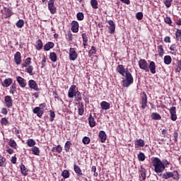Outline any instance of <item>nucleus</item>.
I'll return each instance as SVG.
<instances>
[{"instance_id": "obj_1", "label": "nucleus", "mask_w": 181, "mask_h": 181, "mask_svg": "<svg viewBox=\"0 0 181 181\" xmlns=\"http://www.w3.org/2000/svg\"><path fill=\"white\" fill-rule=\"evenodd\" d=\"M152 164L153 166L154 167V170L156 174L158 175V176H162V173L163 170H165V165L162 161H160V159L158 158H154L152 160Z\"/></svg>"}, {"instance_id": "obj_2", "label": "nucleus", "mask_w": 181, "mask_h": 181, "mask_svg": "<svg viewBox=\"0 0 181 181\" xmlns=\"http://www.w3.org/2000/svg\"><path fill=\"white\" fill-rule=\"evenodd\" d=\"M122 83L124 87H129L134 83V77H132V74L129 73V71L127 70Z\"/></svg>"}, {"instance_id": "obj_3", "label": "nucleus", "mask_w": 181, "mask_h": 181, "mask_svg": "<svg viewBox=\"0 0 181 181\" xmlns=\"http://www.w3.org/2000/svg\"><path fill=\"white\" fill-rule=\"evenodd\" d=\"M139 66L142 70H146L147 71H149V66L148 65V62H146V60L141 59L139 61Z\"/></svg>"}, {"instance_id": "obj_4", "label": "nucleus", "mask_w": 181, "mask_h": 181, "mask_svg": "<svg viewBox=\"0 0 181 181\" xmlns=\"http://www.w3.org/2000/svg\"><path fill=\"white\" fill-rule=\"evenodd\" d=\"M78 54H77V52H76V49L74 48H70L69 49V60H72L74 62L76 59H77Z\"/></svg>"}, {"instance_id": "obj_5", "label": "nucleus", "mask_w": 181, "mask_h": 181, "mask_svg": "<svg viewBox=\"0 0 181 181\" xmlns=\"http://www.w3.org/2000/svg\"><path fill=\"white\" fill-rule=\"evenodd\" d=\"M48 9L52 15H54V13H56V6H54V0L49 1Z\"/></svg>"}, {"instance_id": "obj_6", "label": "nucleus", "mask_w": 181, "mask_h": 181, "mask_svg": "<svg viewBox=\"0 0 181 181\" xmlns=\"http://www.w3.org/2000/svg\"><path fill=\"white\" fill-rule=\"evenodd\" d=\"M42 107H45V104L40 105V107H35L33 109L34 114H37V117H42L43 115V110H42Z\"/></svg>"}, {"instance_id": "obj_7", "label": "nucleus", "mask_w": 181, "mask_h": 181, "mask_svg": "<svg viewBox=\"0 0 181 181\" xmlns=\"http://www.w3.org/2000/svg\"><path fill=\"white\" fill-rule=\"evenodd\" d=\"M170 114L172 121H176V119H177V115H176V107L173 106L170 107Z\"/></svg>"}, {"instance_id": "obj_8", "label": "nucleus", "mask_w": 181, "mask_h": 181, "mask_svg": "<svg viewBox=\"0 0 181 181\" xmlns=\"http://www.w3.org/2000/svg\"><path fill=\"white\" fill-rule=\"evenodd\" d=\"M116 70L117 73H119L121 76H122V77H124L125 74L127 73V70H128V69H125V68H124V65L119 64L117 66Z\"/></svg>"}, {"instance_id": "obj_9", "label": "nucleus", "mask_w": 181, "mask_h": 181, "mask_svg": "<svg viewBox=\"0 0 181 181\" xmlns=\"http://www.w3.org/2000/svg\"><path fill=\"white\" fill-rule=\"evenodd\" d=\"M148 104V97L146 96V93H143L141 95V108L145 110L146 108V105Z\"/></svg>"}, {"instance_id": "obj_10", "label": "nucleus", "mask_w": 181, "mask_h": 181, "mask_svg": "<svg viewBox=\"0 0 181 181\" xmlns=\"http://www.w3.org/2000/svg\"><path fill=\"white\" fill-rule=\"evenodd\" d=\"M4 101H5L6 106L7 107V108L12 107L13 102L12 101V98L10 95L5 96Z\"/></svg>"}, {"instance_id": "obj_11", "label": "nucleus", "mask_w": 181, "mask_h": 181, "mask_svg": "<svg viewBox=\"0 0 181 181\" xmlns=\"http://www.w3.org/2000/svg\"><path fill=\"white\" fill-rule=\"evenodd\" d=\"M107 23L110 25L109 33L110 34L114 33L115 32V23H114V21L112 20H109Z\"/></svg>"}, {"instance_id": "obj_12", "label": "nucleus", "mask_w": 181, "mask_h": 181, "mask_svg": "<svg viewBox=\"0 0 181 181\" xmlns=\"http://www.w3.org/2000/svg\"><path fill=\"white\" fill-rule=\"evenodd\" d=\"M28 86L30 88H33L35 90V91H39V88H37V83L34 80H30L28 82Z\"/></svg>"}, {"instance_id": "obj_13", "label": "nucleus", "mask_w": 181, "mask_h": 181, "mask_svg": "<svg viewBox=\"0 0 181 181\" xmlns=\"http://www.w3.org/2000/svg\"><path fill=\"white\" fill-rule=\"evenodd\" d=\"M71 30L74 33H77L78 32V23L76 21L71 23Z\"/></svg>"}, {"instance_id": "obj_14", "label": "nucleus", "mask_w": 181, "mask_h": 181, "mask_svg": "<svg viewBox=\"0 0 181 181\" xmlns=\"http://www.w3.org/2000/svg\"><path fill=\"white\" fill-rule=\"evenodd\" d=\"M16 80L21 87H26V80H25L21 76H17Z\"/></svg>"}, {"instance_id": "obj_15", "label": "nucleus", "mask_w": 181, "mask_h": 181, "mask_svg": "<svg viewBox=\"0 0 181 181\" xmlns=\"http://www.w3.org/2000/svg\"><path fill=\"white\" fill-rule=\"evenodd\" d=\"M14 60L15 63L16 64H21V62H22V58L21 57V52H17L14 55Z\"/></svg>"}, {"instance_id": "obj_16", "label": "nucleus", "mask_w": 181, "mask_h": 181, "mask_svg": "<svg viewBox=\"0 0 181 181\" xmlns=\"http://www.w3.org/2000/svg\"><path fill=\"white\" fill-rule=\"evenodd\" d=\"M99 138H100L102 144H104V142H105V141H107V134H105V132L100 131L99 132Z\"/></svg>"}, {"instance_id": "obj_17", "label": "nucleus", "mask_w": 181, "mask_h": 181, "mask_svg": "<svg viewBox=\"0 0 181 181\" xmlns=\"http://www.w3.org/2000/svg\"><path fill=\"white\" fill-rule=\"evenodd\" d=\"M75 90H76V85H72L69 88V93H68V97H69V98H73V97H74Z\"/></svg>"}, {"instance_id": "obj_18", "label": "nucleus", "mask_w": 181, "mask_h": 181, "mask_svg": "<svg viewBox=\"0 0 181 181\" xmlns=\"http://www.w3.org/2000/svg\"><path fill=\"white\" fill-rule=\"evenodd\" d=\"M148 69H149L151 73H152V74H155V73H156V65L155 64V63L153 62H150Z\"/></svg>"}, {"instance_id": "obj_19", "label": "nucleus", "mask_w": 181, "mask_h": 181, "mask_svg": "<svg viewBox=\"0 0 181 181\" xmlns=\"http://www.w3.org/2000/svg\"><path fill=\"white\" fill-rule=\"evenodd\" d=\"M145 146V141L142 139H138L135 141V148H142Z\"/></svg>"}, {"instance_id": "obj_20", "label": "nucleus", "mask_w": 181, "mask_h": 181, "mask_svg": "<svg viewBox=\"0 0 181 181\" xmlns=\"http://www.w3.org/2000/svg\"><path fill=\"white\" fill-rule=\"evenodd\" d=\"M53 47H54V43L49 42L44 46V50H45V52H49V50H50V49H53Z\"/></svg>"}, {"instance_id": "obj_21", "label": "nucleus", "mask_w": 181, "mask_h": 181, "mask_svg": "<svg viewBox=\"0 0 181 181\" xmlns=\"http://www.w3.org/2000/svg\"><path fill=\"white\" fill-rule=\"evenodd\" d=\"M74 169L75 173H76L78 176H83V172L81 171V168H80L78 165H74Z\"/></svg>"}, {"instance_id": "obj_22", "label": "nucleus", "mask_w": 181, "mask_h": 181, "mask_svg": "<svg viewBox=\"0 0 181 181\" xmlns=\"http://www.w3.org/2000/svg\"><path fill=\"white\" fill-rule=\"evenodd\" d=\"M88 122L91 128L94 127V126L95 125V120L94 119V117H93V115H91V113L88 117Z\"/></svg>"}, {"instance_id": "obj_23", "label": "nucleus", "mask_w": 181, "mask_h": 181, "mask_svg": "<svg viewBox=\"0 0 181 181\" xmlns=\"http://www.w3.org/2000/svg\"><path fill=\"white\" fill-rule=\"evenodd\" d=\"M110 103H107V102H105V101H103L101 103H100V107L102 108V110H110Z\"/></svg>"}, {"instance_id": "obj_24", "label": "nucleus", "mask_w": 181, "mask_h": 181, "mask_svg": "<svg viewBox=\"0 0 181 181\" xmlns=\"http://www.w3.org/2000/svg\"><path fill=\"white\" fill-rule=\"evenodd\" d=\"M161 176L163 179L168 180L170 179V177H173V174H172L171 172H165L163 175L161 174Z\"/></svg>"}, {"instance_id": "obj_25", "label": "nucleus", "mask_w": 181, "mask_h": 181, "mask_svg": "<svg viewBox=\"0 0 181 181\" xmlns=\"http://www.w3.org/2000/svg\"><path fill=\"white\" fill-rule=\"evenodd\" d=\"M36 49L37 50H42L43 47V42H42V40H38L36 42Z\"/></svg>"}, {"instance_id": "obj_26", "label": "nucleus", "mask_w": 181, "mask_h": 181, "mask_svg": "<svg viewBox=\"0 0 181 181\" xmlns=\"http://www.w3.org/2000/svg\"><path fill=\"white\" fill-rule=\"evenodd\" d=\"M49 59L51 62H53L54 63L57 62V55L54 52H51L49 54Z\"/></svg>"}, {"instance_id": "obj_27", "label": "nucleus", "mask_w": 181, "mask_h": 181, "mask_svg": "<svg viewBox=\"0 0 181 181\" xmlns=\"http://www.w3.org/2000/svg\"><path fill=\"white\" fill-rule=\"evenodd\" d=\"M62 151H63V149L60 145H58L57 147H53L52 148V152H57L58 153H62Z\"/></svg>"}, {"instance_id": "obj_28", "label": "nucleus", "mask_w": 181, "mask_h": 181, "mask_svg": "<svg viewBox=\"0 0 181 181\" xmlns=\"http://www.w3.org/2000/svg\"><path fill=\"white\" fill-rule=\"evenodd\" d=\"M12 84L11 78H6L3 83L4 87H9Z\"/></svg>"}, {"instance_id": "obj_29", "label": "nucleus", "mask_w": 181, "mask_h": 181, "mask_svg": "<svg viewBox=\"0 0 181 181\" xmlns=\"http://www.w3.org/2000/svg\"><path fill=\"white\" fill-rule=\"evenodd\" d=\"M4 11L6 18H11L12 16V11L9 8H4Z\"/></svg>"}, {"instance_id": "obj_30", "label": "nucleus", "mask_w": 181, "mask_h": 181, "mask_svg": "<svg viewBox=\"0 0 181 181\" xmlns=\"http://www.w3.org/2000/svg\"><path fill=\"white\" fill-rule=\"evenodd\" d=\"M164 63L165 64H170L172 63V57L169 55H166L164 57Z\"/></svg>"}, {"instance_id": "obj_31", "label": "nucleus", "mask_w": 181, "mask_h": 181, "mask_svg": "<svg viewBox=\"0 0 181 181\" xmlns=\"http://www.w3.org/2000/svg\"><path fill=\"white\" fill-rule=\"evenodd\" d=\"M90 5L93 9L98 8V1L97 0H90Z\"/></svg>"}, {"instance_id": "obj_32", "label": "nucleus", "mask_w": 181, "mask_h": 181, "mask_svg": "<svg viewBox=\"0 0 181 181\" xmlns=\"http://www.w3.org/2000/svg\"><path fill=\"white\" fill-rule=\"evenodd\" d=\"M31 60L32 59H30V57L27 58L25 62L22 64V69H23V67H28V66L30 64Z\"/></svg>"}, {"instance_id": "obj_33", "label": "nucleus", "mask_w": 181, "mask_h": 181, "mask_svg": "<svg viewBox=\"0 0 181 181\" xmlns=\"http://www.w3.org/2000/svg\"><path fill=\"white\" fill-rule=\"evenodd\" d=\"M74 97H76V101H81V100H82L81 93L78 90L75 92Z\"/></svg>"}, {"instance_id": "obj_34", "label": "nucleus", "mask_w": 181, "mask_h": 181, "mask_svg": "<svg viewBox=\"0 0 181 181\" xmlns=\"http://www.w3.org/2000/svg\"><path fill=\"white\" fill-rule=\"evenodd\" d=\"M27 144L28 145V146L30 147H34L35 145H36V141H35V140L32 139H29L27 141Z\"/></svg>"}, {"instance_id": "obj_35", "label": "nucleus", "mask_w": 181, "mask_h": 181, "mask_svg": "<svg viewBox=\"0 0 181 181\" xmlns=\"http://www.w3.org/2000/svg\"><path fill=\"white\" fill-rule=\"evenodd\" d=\"M62 176L64 177V179H68V177H70V173L67 170H64L62 173Z\"/></svg>"}, {"instance_id": "obj_36", "label": "nucleus", "mask_w": 181, "mask_h": 181, "mask_svg": "<svg viewBox=\"0 0 181 181\" xmlns=\"http://www.w3.org/2000/svg\"><path fill=\"white\" fill-rule=\"evenodd\" d=\"M32 152L34 155L39 156V153H40V150H39V148L34 146L31 148Z\"/></svg>"}, {"instance_id": "obj_37", "label": "nucleus", "mask_w": 181, "mask_h": 181, "mask_svg": "<svg viewBox=\"0 0 181 181\" xmlns=\"http://www.w3.org/2000/svg\"><path fill=\"white\" fill-rule=\"evenodd\" d=\"M173 174V177L174 179V180H179V179H180V177L179 175V173L177 171H173V173H172Z\"/></svg>"}, {"instance_id": "obj_38", "label": "nucleus", "mask_w": 181, "mask_h": 181, "mask_svg": "<svg viewBox=\"0 0 181 181\" xmlns=\"http://www.w3.org/2000/svg\"><path fill=\"white\" fill-rule=\"evenodd\" d=\"M175 36L177 40L181 42V30L177 29V31L175 33Z\"/></svg>"}, {"instance_id": "obj_39", "label": "nucleus", "mask_w": 181, "mask_h": 181, "mask_svg": "<svg viewBox=\"0 0 181 181\" xmlns=\"http://www.w3.org/2000/svg\"><path fill=\"white\" fill-rule=\"evenodd\" d=\"M26 71L27 73H28V74H30V76H33V66L32 65H29L27 68H26Z\"/></svg>"}, {"instance_id": "obj_40", "label": "nucleus", "mask_w": 181, "mask_h": 181, "mask_svg": "<svg viewBox=\"0 0 181 181\" xmlns=\"http://www.w3.org/2000/svg\"><path fill=\"white\" fill-rule=\"evenodd\" d=\"M17 28H23V25H25V22L23 21V20L21 19L18 21H17V23H16Z\"/></svg>"}, {"instance_id": "obj_41", "label": "nucleus", "mask_w": 181, "mask_h": 181, "mask_svg": "<svg viewBox=\"0 0 181 181\" xmlns=\"http://www.w3.org/2000/svg\"><path fill=\"white\" fill-rule=\"evenodd\" d=\"M71 146V142H70L69 141H67L64 146V149H65L66 152H69V151H70Z\"/></svg>"}, {"instance_id": "obj_42", "label": "nucleus", "mask_w": 181, "mask_h": 181, "mask_svg": "<svg viewBox=\"0 0 181 181\" xmlns=\"http://www.w3.org/2000/svg\"><path fill=\"white\" fill-rule=\"evenodd\" d=\"M158 52L159 53V56L160 57H162V56H163V53H164V52H163V47L162 45H158Z\"/></svg>"}, {"instance_id": "obj_43", "label": "nucleus", "mask_w": 181, "mask_h": 181, "mask_svg": "<svg viewBox=\"0 0 181 181\" xmlns=\"http://www.w3.org/2000/svg\"><path fill=\"white\" fill-rule=\"evenodd\" d=\"M138 159L140 162H144L145 160V154L144 153H139L138 154Z\"/></svg>"}, {"instance_id": "obj_44", "label": "nucleus", "mask_w": 181, "mask_h": 181, "mask_svg": "<svg viewBox=\"0 0 181 181\" xmlns=\"http://www.w3.org/2000/svg\"><path fill=\"white\" fill-rule=\"evenodd\" d=\"M151 118H153V119H160L162 117H160L159 114L154 112L152 113Z\"/></svg>"}, {"instance_id": "obj_45", "label": "nucleus", "mask_w": 181, "mask_h": 181, "mask_svg": "<svg viewBox=\"0 0 181 181\" xmlns=\"http://www.w3.org/2000/svg\"><path fill=\"white\" fill-rule=\"evenodd\" d=\"M6 162V158H5L4 157L1 156L0 157V166L1 168H4V166H5V163Z\"/></svg>"}, {"instance_id": "obj_46", "label": "nucleus", "mask_w": 181, "mask_h": 181, "mask_svg": "<svg viewBox=\"0 0 181 181\" xmlns=\"http://www.w3.org/2000/svg\"><path fill=\"white\" fill-rule=\"evenodd\" d=\"M90 139L87 136H84L82 139V142L84 145H88V144H90Z\"/></svg>"}, {"instance_id": "obj_47", "label": "nucleus", "mask_w": 181, "mask_h": 181, "mask_svg": "<svg viewBox=\"0 0 181 181\" xmlns=\"http://www.w3.org/2000/svg\"><path fill=\"white\" fill-rule=\"evenodd\" d=\"M76 18L78 21H83V19H84V14L81 12H79L77 13Z\"/></svg>"}, {"instance_id": "obj_48", "label": "nucleus", "mask_w": 181, "mask_h": 181, "mask_svg": "<svg viewBox=\"0 0 181 181\" xmlns=\"http://www.w3.org/2000/svg\"><path fill=\"white\" fill-rule=\"evenodd\" d=\"M173 0H165L164 1V4L166 6V8H170V6H172V2Z\"/></svg>"}, {"instance_id": "obj_49", "label": "nucleus", "mask_w": 181, "mask_h": 181, "mask_svg": "<svg viewBox=\"0 0 181 181\" xmlns=\"http://www.w3.org/2000/svg\"><path fill=\"white\" fill-rule=\"evenodd\" d=\"M97 170V168L93 165L92 167V169H91V172L93 173V176H95V177H97V176H98V173L96 172Z\"/></svg>"}, {"instance_id": "obj_50", "label": "nucleus", "mask_w": 181, "mask_h": 181, "mask_svg": "<svg viewBox=\"0 0 181 181\" xmlns=\"http://www.w3.org/2000/svg\"><path fill=\"white\" fill-rule=\"evenodd\" d=\"M136 17L138 21H141L142 20V18H144V14L142 13V12H138L136 15Z\"/></svg>"}, {"instance_id": "obj_51", "label": "nucleus", "mask_w": 181, "mask_h": 181, "mask_svg": "<svg viewBox=\"0 0 181 181\" xmlns=\"http://www.w3.org/2000/svg\"><path fill=\"white\" fill-rule=\"evenodd\" d=\"M50 121L51 122H53V121H54V117H56V114H54V112L50 110Z\"/></svg>"}, {"instance_id": "obj_52", "label": "nucleus", "mask_w": 181, "mask_h": 181, "mask_svg": "<svg viewBox=\"0 0 181 181\" xmlns=\"http://www.w3.org/2000/svg\"><path fill=\"white\" fill-rule=\"evenodd\" d=\"M180 71H181V62L179 61V62H177V68H176V69H175V71H176L177 73H180Z\"/></svg>"}, {"instance_id": "obj_53", "label": "nucleus", "mask_w": 181, "mask_h": 181, "mask_svg": "<svg viewBox=\"0 0 181 181\" xmlns=\"http://www.w3.org/2000/svg\"><path fill=\"white\" fill-rule=\"evenodd\" d=\"M84 114V107L83 106H80L78 107V115H83Z\"/></svg>"}, {"instance_id": "obj_54", "label": "nucleus", "mask_w": 181, "mask_h": 181, "mask_svg": "<svg viewBox=\"0 0 181 181\" xmlns=\"http://www.w3.org/2000/svg\"><path fill=\"white\" fill-rule=\"evenodd\" d=\"M82 39L83 42H85V43H87L88 42V37H87V35H86V33L82 34Z\"/></svg>"}, {"instance_id": "obj_55", "label": "nucleus", "mask_w": 181, "mask_h": 181, "mask_svg": "<svg viewBox=\"0 0 181 181\" xmlns=\"http://www.w3.org/2000/svg\"><path fill=\"white\" fill-rule=\"evenodd\" d=\"M21 173H26V167L25 166V165L21 164Z\"/></svg>"}, {"instance_id": "obj_56", "label": "nucleus", "mask_w": 181, "mask_h": 181, "mask_svg": "<svg viewBox=\"0 0 181 181\" xmlns=\"http://www.w3.org/2000/svg\"><path fill=\"white\" fill-rule=\"evenodd\" d=\"M165 23H168V25H170V23H172V20L170 19V17H166L165 19H164Z\"/></svg>"}, {"instance_id": "obj_57", "label": "nucleus", "mask_w": 181, "mask_h": 181, "mask_svg": "<svg viewBox=\"0 0 181 181\" xmlns=\"http://www.w3.org/2000/svg\"><path fill=\"white\" fill-rule=\"evenodd\" d=\"M89 54H95V47L93 46L89 51Z\"/></svg>"}, {"instance_id": "obj_58", "label": "nucleus", "mask_w": 181, "mask_h": 181, "mask_svg": "<svg viewBox=\"0 0 181 181\" xmlns=\"http://www.w3.org/2000/svg\"><path fill=\"white\" fill-rule=\"evenodd\" d=\"M16 89V86H15V85H12L11 86V89H10V93H11V94H14V91H15V90Z\"/></svg>"}, {"instance_id": "obj_59", "label": "nucleus", "mask_w": 181, "mask_h": 181, "mask_svg": "<svg viewBox=\"0 0 181 181\" xmlns=\"http://www.w3.org/2000/svg\"><path fill=\"white\" fill-rule=\"evenodd\" d=\"M9 145L12 148H15V146H16V142H15L13 140H11L9 142Z\"/></svg>"}, {"instance_id": "obj_60", "label": "nucleus", "mask_w": 181, "mask_h": 181, "mask_svg": "<svg viewBox=\"0 0 181 181\" xmlns=\"http://www.w3.org/2000/svg\"><path fill=\"white\" fill-rule=\"evenodd\" d=\"M1 124H3L4 125H7L8 124V119L5 117H3L1 119Z\"/></svg>"}, {"instance_id": "obj_61", "label": "nucleus", "mask_w": 181, "mask_h": 181, "mask_svg": "<svg viewBox=\"0 0 181 181\" xmlns=\"http://www.w3.org/2000/svg\"><path fill=\"white\" fill-rule=\"evenodd\" d=\"M170 50L175 52L176 50V44H173L170 47Z\"/></svg>"}, {"instance_id": "obj_62", "label": "nucleus", "mask_w": 181, "mask_h": 181, "mask_svg": "<svg viewBox=\"0 0 181 181\" xmlns=\"http://www.w3.org/2000/svg\"><path fill=\"white\" fill-rule=\"evenodd\" d=\"M1 113L4 114V115H6V114H8V110H6V107H3L1 109Z\"/></svg>"}, {"instance_id": "obj_63", "label": "nucleus", "mask_w": 181, "mask_h": 181, "mask_svg": "<svg viewBox=\"0 0 181 181\" xmlns=\"http://www.w3.org/2000/svg\"><path fill=\"white\" fill-rule=\"evenodd\" d=\"M164 42H165V43H170V37L167 36L164 38Z\"/></svg>"}, {"instance_id": "obj_64", "label": "nucleus", "mask_w": 181, "mask_h": 181, "mask_svg": "<svg viewBox=\"0 0 181 181\" xmlns=\"http://www.w3.org/2000/svg\"><path fill=\"white\" fill-rule=\"evenodd\" d=\"M174 141H175V142H177V136H178V134H177V132H174Z\"/></svg>"}]
</instances>
